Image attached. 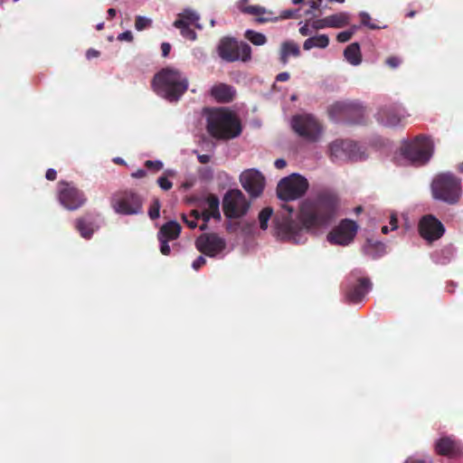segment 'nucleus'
Listing matches in <instances>:
<instances>
[{"mask_svg":"<svg viewBox=\"0 0 463 463\" xmlns=\"http://www.w3.org/2000/svg\"><path fill=\"white\" fill-rule=\"evenodd\" d=\"M354 31H355V27H354L353 29H351L349 31L340 32L336 36V40L339 43H346L352 38L353 34L354 33Z\"/></svg>","mask_w":463,"mask_h":463,"instance_id":"ea45409f","label":"nucleus"},{"mask_svg":"<svg viewBox=\"0 0 463 463\" xmlns=\"http://www.w3.org/2000/svg\"><path fill=\"white\" fill-rule=\"evenodd\" d=\"M433 151L432 140L423 135L404 141L401 146V155L414 166L426 165L430 160Z\"/></svg>","mask_w":463,"mask_h":463,"instance_id":"20e7f679","label":"nucleus"},{"mask_svg":"<svg viewBox=\"0 0 463 463\" xmlns=\"http://www.w3.org/2000/svg\"><path fill=\"white\" fill-rule=\"evenodd\" d=\"M206 203L208 204V209L206 211H210L211 215L215 220H221V213H220V200L217 195L213 194H210L207 195Z\"/></svg>","mask_w":463,"mask_h":463,"instance_id":"cd10ccee","label":"nucleus"},{"mask_svg":"<svg viewBox=\"0 0 463 463\" xmlns=\"http://www.w3.org/2000/svg\"><path fill=\"white\" fill-rule=\"evenodd\" d=\"M45 177H46V179H48L50 181H54L57 177V173L54 169L49 168L46 171Z\"/></svg>","mask_w":463,"mask_h":463,"instance_id":"3c124183","label":"nucleus"},{"mask_svg":"<svg viewBox=\"0 0 463 463\" xmlns=\"http://www.w3.org/2000/svg\"><path fill=\"white\" fill-rule=\"evenodd\" d=\"M75 228L82 238L90 239L94 232V222L90 214H86L75 221Z\"/></svg>","mask_w":463,"mask_h":463,"instance_id":"5701e85b","label":"nucleus"},{"mask_svg":"<svg viewBox=\"0 0 463 463\" xmlns=\"http://www.w3.org/2000/svg\"><path fill=\"white\" fill-rule=\"evenodd\" d=\"M212 97L220 103H229L236 95L235 89L226 83H218L211 89Z\"/></svg>","mask_w":463,"mask_h":463,"instance_id":"4be33fe9","label":"nucleus"},{"mask_svg":"<svg viewBox=\"0 0 463 463\" xmlns=\"http://www.w3.org/2000/svg\"><path fill=\"white\" fill-rule=\"evenodd\" d=\"M190 216L197 221L201 218V213L198 210H192L190 213Z\"/></svg>","mask_w":463,"mask_h":463,"instance_id":"0e129e2a","label":"nucleus"},{"mask_svg":"<svg viewBox=\"0 0 463 463\" xmlns=\"http://www.w3.org/2000/svg\"><path fill=\"white\" fill-rule=\"evenodd\" d=\"M161 208L160 201L157 198H155L151 203L148 209V215L151 220H156L159 217V212Z\"/></svg>","mask_w":463,"mask_h":463,"instance_id":"72a5a7b5","label":"nucleus"},{"mask_svg":"<svg viewBox=\"0 0 463 463\" xmlns=\"http://www.w3.org/2000/svg\"><path fill=\"white\" fill-rule=\"evenodd\" d=\"M158 237V240L160 241L161 242V245H160V251L163 255H169L170 254V246L168 244V240H165V239H163V237L161 236H157Z\"/></svg>","mask_w":463,"mask_h":463,"instance_id":"c03bdc74","label":"nucleus"},{"mask_svg":"<svg viewBox=\"0 0 463 463\" xmlns=\"http://www.w3.org/2000/svg\"><path fill=\"white\" fill-rule=\"evenodd\" d=\"M438 455L455 458L463 455V443L453 436H443L434 445Z\"/></svg>","mask_w":463,"mask_h":463,"instance_id":"f3484780","label":"nucleus"},{"mask_svg":"<svg viewBox=\"0 0 463 463\" xmlns=\"http://www.w3.org/2000/svg\"><path fill=\"white\" fill-rule=\"evenodd\" d=\"M330 156L335 159H362V154L356 142L349 139H336L329 146Z\"/></svg>","mask_w":463,"mask_h":463,"instance_id":"4468645a","label":"nucleus"},{"mask_svg":"<svg viewBox=\"0 0 463 463\" xmlns=\"http://www.w3.org/2000/svg\"><path fill=\"white\" fill-rule=\"evenodd\" d=\"M273 213V210L271 207L263 208L259 213V222L260 227L261 230H267L268 222L269 221L271 215Z\"/></svg>","mask_w":463,"mask_h":463,"instance_id":"473e14b6","label":"nucleus"},{"mask_svg":"<svg viewBox=\"0 0 463 463\" xmlns=\"http://www.w3.org/2000/svg\"><path fill=\"white\" fill-rule=\"evenodd\" d=\"M312 27L315 30H319L323 28L329 27V23L327 21V16L322 19L316 20L312 23Z\"/></svg>","mask_w":463,"mask_h":463,"instance_id":"37998d69","label":"nucleus"},{"mask_svg":"<svg viewBox=\"0 0 463 463\" xmlns=\"http://www.w3.org/2000/svg\"><path fill=\"white\" fill-rule=\"evenodd\" d=\"M279 55L280 62L286 65L289 56L298 57L300 55L299 46L292 41L284 42L281 44Z\"/></svg>","mask_w":463,"mask_h":463,"instance_id":"b1692460","label":"nucleus"},{"mask_svg":"<svg viewBox=\"0 0 463 463\" xmlns=\"http://www.w3.org/2000/svg\"><path fill=\"white\" fill-rule=\"evenodd\" d=\"M360 17H361V24L364 26H367L370 29L375 30V29L386 27V26H380V25H377L376 24L372 23L371 22L372 18H371L370 14L367 13H364V12L361 13Z\"/></svg>","mask_w":463,"mask_h":463,"instance_id":"c9c22d12","label":"nucleus"},{"mask_svg":"<svg viewBox=\"0 0 463 463\" xmlns=\"http://www.w3.org/2000/svg\"><path fill=\"white\" fill-rule=\"evenodd\" d=\"M220 58L227 62L236 61H248L251 58L250 46L243 42H237L232 37H223L220 40L217 47Z\"/></svg>","mask_w":463,"mask_h":463,"instance_id":"1a4fd4ad","label":"nucleus"},{"mask_svg":"<svg viewBox=\"0 0 463 463\" xmlns=\"http://www.w3.org/2000/svg\"><path fill=\"white\" fill-rule=\"evenodd\" d=\"M152 25V20L145 16L137 15L135 20V28L137 31H142Z\"/></svg>","mask_w":463,"mask_h":463,"instance_id":"f704fd0d","label":"nucleus"},{"mask_svg":"<svg viewBox=\"0 0 463 463\" xmlns=\"http://www.w3.org/2000/svg\"><path fill=\"white\" fill-rule=\"evenodd\" d=\"M143 196L133 190H123L114 194L110 199L112 209L118 214L135 215L143 213Z\"/></svg>","mask_w":463,"mask_h":463,"instance_id":"423d86ee","label":"nucleus"},{"mask_svg":"<svg viewBox=\"0 0 463 463\" xmlns=\"http://www.w3.org/2000/svg\"><path fill=\"white\" fill-rule=\"evenodd\" d=\"M291 127L299 137L309 142L317 141L323 131L320 122L309 114L295 115Z\"/></svg>","mask_w":463,"mask_h":463,"instance_id":"9d476101","label":"nucleus"},{"mask_svg":"<svg viewBox=\"0 0 463 463\" xmlns=\"http://www.w3.org/2000/svg\"><path fill=\"white\" fill-rule=\"evenodd\" d=\"M358 230V225L354 221L345 219L335 226L328 234L327 241L331 244L346 246L351 243Z\"/></svg>","mask_w":463,"mask_h":463,"instance_id":"ddd939ff","label":"nucleus"},{"mask_svg":"<svg viewBox=\"0 0 463 463\" xmlns=\"http://www.w3.org/2000/svg\"><path fill=\"white\" fill-rule=\"evenodd\" d=\"M134 37L130 31H126L124 33H121L118 36V41H127L131 43L133 41Z\"/></svg>","mask_w":463,"mask_h":463,"instance_id":"49530a36","label":"nucleus"},{"mask_svg":"<svg viewBox=\"0 0 463 463\" xmlns=\"http://www.w3.org/2000/svg\"><path fill=\"white\" fill-rule=\"evenodd\" d=\"M371 288L372 283L368 278H360L357 279L356 283L347 288L345 297L351 303L361 302Z\"/></svg>","mask_w":463,"mask_h":463,"instance_id":"412c9836","label":"nucleus"},{"mask_svg":"<svg viewBox=\"0 0 463 463\" xmlns=\"http://www.w3.org/2000/svg\"><path fill=\"white\" fill-rule=\"evenodd\" d=\"M245 38L249 40L254 45H263L267 42L266 36L253 30H247L244 34Z\"/></svg>","mask_w":463,"mask_h":463,"instance_id":"7c9ffc66","label":"nucleus"},{"mask_svg":"<svg viewBox=\"0 0 463 463\" xmlns=\"http://www.w3.org/2000/svg\"><path fill=\"white\" fill-rule=\"evenodd\" d=\"M240 182L243 189L252 198L259 197L265 187L264 175L253 168L243 171L240 175Z\"/></svg>","mask_w":463,"mask_h":463,"instance_id":"2eb2a0df","label":"nucleus"},{"mask_svg":"<svg viewBox=\"0 0 463 463\" xmlns=\"http://www.w3.org/2000/svg\"><path fill=\"white\" fill-rule=\"evenodd\" d=\"M308 187L309 184L306 177L299 174H291L279 182L277 194L282 201H293L302 197Z\"/></svg>","mask_w":463,"mask_h":463,"instance_id":"6e6552de","label":"nucleus"},{"mask_svg":"<svg viewBox=\"0 0 463 463\" xmlns=\"http://www.w3.org/2000/svg\"><path fill=\"white\" fill-rule=\"evenodd\" d=\"M157 184L161 189L164 191H168L172 188L173 183L167 179L165 176H160L157 179Z\"/></svg>","mask_w":463,"mask_h":463,"instance_id":"79ce46f5","label":"nucleus"},{"mask_svg":"<svg viewBox=\"0 0 463 463\" xmlns=\"http://www.w3.org/2000/svg\"><path fill=\"white\" fill-rule=\"evenodd\" d=\"M338 197L331 192H321L313 201H305L300 208L299 220L306 229L328 225L335 217Z\"/></svg>","mask_w":463,"mask_h":463,"instance_id":"f257e3e1","label":"nucleus"},{"mask_svg":"<svg viewBox=\"0 0 463 463\" xmlns=\"http://www.w3.org/2000/svg\"><path fill=\"white\" fill-rule=\"evenodd\" d=\"M274 165L278 169H282L287 165V163L283 158H279L274 162Z\"/></svg>","mask_w":463,"mask_h":463,"instance_id":"6e6d98bb","label":"nucleus"},{"mask_svg":"<svg viewBox=\"0 0 463 463\" xmlns=\"http://www.w3.org/2000/svg\"><path fill=\"white\" fill-rule=\"evenodd\" d=\"M178 19H184L188 25L194 24L198 20L199 16L197 14L192 11H184L179 15Z\"/></svg>","mask_w":463,"mask_h":463,"instance_id":"e433bc0d","label":"nucleus"},{"mask_svg":"<svg viewBox=\"0 0 463 463\" xmlns=\"http://www.w3.org/2000/svg\"><path fill=\"white\" fill-rule=\"evenodd\" d=\"M201 218L203 219V222H207L210 221L211 218H213V216L211 215V213L210 211H203V213H201Z\"/></svg>","mask_w":463,"mask_h":463,"instance_id":"13d9d810","label":"nucleus"},{"mask_svg":"<svg viewBox=\"0 0 463 463\" xmlns=\"http://www.w3.org/2000/svg\"><path fill=\"white\" fill-rule=\"evenodd\" d=\"M117 11L114 8H109L108 10V18L112 19L116 16Z\"/></svg>","mask_w":463,"mask_h":463,"instance_id":"69168bd1","label":"nucleus"},{"mask_svg":"<svg viewBox=\"0 0 463 463\" xmlns=\"http://www.w3.org/2000/svg\"><path fill=\"white\" fill-rule=\"evenodd\" d=\"M344 56L350 64L354 66L359 65L362 61V53L359 43H353L349 44L344 52Z\"/></svg>","mask_w":463,"mask_h":463,"instance_id":"a878e982","label":"nucleus"},{"mask_svg":"<svg viewBox=\"0 0 463 463\" xmlns=\"http://www.w3.org/2000/svg\"><path fill=\"white\" fill-rule=\"evenodd\" d=\"M181 232V226L178 222L175 221L168 222L165 223L159 230L158 235L163 237V239L173 241L178 238Z\"/></svg>","mask_w":463,"mask_h":463,"instance_id":"393cba45","label":"nucleus"},{"mask_svg":"<svg viewBox=\"0 0 463 463\" xmlns=\"http://www.w3.org/2000/svg\"><path fill=\"white\" fill-rule=\"evenodd\" d=\"M402 63V59L398 56H390L385 60V64L392 69H396Z\"/></svg>","mask_w":463,"mask_h":463,"instance_id":"a19ab883","label":"nucleus"},{"mask_svg":"<svg viewBox=\"0 0 463 463\" xmlns=\"http://www.w3.org/2000/svg\"><path fill=\"white\" fill-rule=\"evenodd\" d=\"M288 79L289 73L286 71L279 73L276 77L277 81H287Z\"/></svg>","mask_w":463,"mask_h":463,"instance_id":"603ef678","label":"nucleus"},{"mask_svg":"<svg viewBox=\"0 0 463 463\" xmlns=\"http://www.w3.org/2000/svg\"><path fill=\"white\" fill-rule=\"evenodd\" d=\"M99 54V52L98 51L90 49L87 52L86 56L88 59H91L93 57H98Z\"/></svg>","mask_w":463,"mask_h":463,"instance_id":"680f3d73","label":"nucleus"},{"mask_svg":"<svg viewBox=\"0 0 463 463\" xmlns=\"http://www.w3.org/2000/svg\"><path fill=\"white\" fill-rule=\"evenodd\" d=\"M243 13L252 15H262L267 14V10L260 5H249L243 9Z\"/></svg>","mask_w":463,"mask_h":463,"instance_id":"4c0bfd02","label":"nucleus"},{"mask_svg":"<svg viewBox=\"0 0 463 463\" xmlns=\"http://www.w3.org/2000/svg\"><path fill=\"white\" fill-rule=\"evenodd\" d=\"M163 163L159 160H146L145 162V166L146 169L151 170L153 172H158L163 168Z\"/></svg>","mask_w":463,"mask_h":463,"instance_id":"58836bf2","label":"nucleus"},{"mask_svg":"<svg viewBox=\"0 0 463 463\" xmlns=\"http://www.w3.org/2000/svg\"><path fill=\"white\" fill-rule=\"evenodd\" d=\"M207 131L216 139H232L241 132L237 117L227 109H217L207 118Z\"/></svg>","mask_w":463,"mask_h":463,"instance_id":"7ed1b4c3","label":"nucleus"},{"mask_svg":"<svg viewBox=\"0 0 463 463\" xmlns=\"http://www.w3.org/2000/svg\"><path fill=\"white\" fill-rule=\"evenodd\" d=\"M197 158L201 164H207L211 160V156L209 155H198Z\"/></svg>","mask_w":463,"mask_h":463,"instance_id":"4d7b16f0","label":"nucleus"},{"mask_svg":"<svg viewBox=\"0 0 463 463\" xmlns=\"http://www.w3.org/2000/svg\"><path fill=\"white\" fill-rule=\"evenodd\" d=\"M298 12V10H285V11L281 12L279 18L280 19L295 18L296 14ZM278 20H279V17L272 18V17H262V16L258 17L256 19V21L260 24H264V23H268V22H276Z\"/></svg>","mask_w":463,"mask_h":463,"instance_id":"2f4dec72","label":"nucleus"},{"mask_svg":"<svg viewBox=\"0 0 463 463\" xmlns=\"http://www.w3.org/2000/svg\"><path fill=\"white\" fill-rule=\"evenodd\" d=\"M390 225H391L392 230H396L398 228V220L394 214H392L391 216Z\"/></svg>","mask_w":463,"mask_h":463,"instance_id":"bf43d9fd","label":"nucleus"},{"mask_svg":"<svg viewBox=\"0 0 463 463\" xmlns=\"http://www.w3.org/2000/svg\"><path fill=\"white\" fill-rule=\"evenodd\" d=\"M182 220L186 223V225L190 228V229H194L197 227V221L193 219V220H189L188 217L185 215V214H183L182 215Z\"/></svg>","mask_w":463,"mask_h":463,"instance_id":"de8ad7c7","label":"nucleus"},{"mask_svg":"<svg viewBox=\"0 0 463 463\" xmlns=\"http://www.w3.org/2000/svg\"><path fill=\"white\" fill-rule=\"evenodd\" d=\"M321 4H322V0H312L311 4H310V10L307 11V14H312V11L313 10H317L319 9V7L321 6Z\"/></svg>","mask_w":463,"mask_h":463,"instance_id":"8fccbe9b","label":"nucleus"},{"mask_svg":"<svg viewBox=\"0 0 463 463\" xmlns=\"http://www.w3.org/2000/svg\"><path fill=\"white\" fill-rule=\"evenodd\" d=\"M327 111L330 118L335 120H344L350 124L365 123V109L356 101H335Z\"/></svg>","mask_w":463,"mask_h":463,"instance_id":"0eeeda50","label":"nucleus"},{"mask_svg":"<svg viewBox=\"0 0 463 463\" xmlns=\"http://www.w3.org/2000/svg\"><path fill=\"white\" fill-rule=\"evenodd\" d=\"M206 263V260L204 257L203 256H199L197 257V259L195 260H194L193 264H192V267L193 269H194L195 270H198L200 268H202L203 266H204Z\"/></svg>","mask_w":463,"mask_h":463,"instance_id":"a18cd8bd","label":"nucleus"},{"mask_svg":"<svg viewBox=\"0 0 463 463\" xmlns=\"http://www.w3.org/2000/svg\"><path fill=\"white\" fill-rule=\"evenodd\" d=\"M329 44V37L326 34H318L313 37L307 38L304 43V50H311L314 47L324 49Z\"/></svg>","mask_w":463,"mask_h":463,"instance_id":"bb28decb","label":"nucleus"},{"mask_svg":"<svg viewBox=\"0 0 463 463\" xmlns=\"http://www.w3.org/2000/svg\"><path fill=\"white\" fill-rule=\"evenodd\" d=\"M432 196L449 204L458 203L461 194V180L453 174L438 175L431 184Z\"/></svg>","mask_w":463,"mask_h":463,"instance_id":"39448f33","label":"nucleus"},{"mask_svg":"<svg viewBox=\"0 0 463 463\" xmlns=\"http://www.w3.org/2000/svg\"><path fill=\"white\" fill-rule=\"evenodd\" d=\"M58 200L69 211H75L87 202L85 194L72 183L60 181L57 186Z\"/></svg>","mask_w":463,"mask_h":463,"instance_id":"f8f14e48","label":"nucleus"},{"mask_svg":"<svg viewBox=\"0 0 463 463\" xmlns=\"http://www.w3.org/2000/svg\"><path fill=\"white\" fill-rule=\"evenodd\" d=\"M299 33L303 36L311 34V31L307 24L299 28Z\"/></svg>","mask_w":463,"mask_h":463,"instance_id":"5fc2aeb1","label":"nucleus"},{"mask_svg":"<svg viewBox=\"0 0 463 463\" xmlns=\"http://www.w3.org/2000/svg\"><path fill=\"white\" fill-rule=\"evenodd\" d=\"M405 118L403 109L398 106H385L381 108L377 114V121L385 127H398L402 125Z\"/></svg>","mask_w":463,"mask_h":463,"instance_id":"6ab92c4d","label":"nucleus"},{"mask_svg":"<svg viewBox=\"0 0 463 463\" xmlns=\"http://www.w3.org/2000/svg\"><path fill=\"white\" fill-rule=\"evenodd\" d=\"M349 17L345 13H339L335 14H332L327 16V21L329 23V27L332 28H342L348 24Z\"/></svg>","mask_w":463,"mask_h":463,"instance_id":"c756f323","label":"nucleus"},{"mask_svg":"<svg viewBox=\"0 0 463 463\" xmlns=\"http://www.w3.org/2000/svg\"><path fill=\"white\" fill-rule=\"evenodd\" d=\"M114 162H115L116 164H118V165H122V164H124V163H125V162H124V160H123L122 158H120V157H116V158L114 159Z\"/></svg>","mask_w":463,"mask_h":463,"instance_id":"338daca9","label":"nucleus"},{"mask_svg":"<svg viewBox=\"0 0 463 463\" xmlns=\"http://www.w3.org/2000/svg\"><path fill=\"white\" fill-rule=\"evenodd\" d=\"M174 26L180 30L181 34L192 41L196 39L195 32L190 28L184 19H177L174 22Z\"/></svg>","mask_w":463,"mask_h":463,"instance_id":"c85d7f7f","label":"nucleus"},{"mask_svg":"<svg viewBox=\"0 0 463 463\" xmlns=\"http://www.w3.org/2000/svg\"><path fill=\"white\" fill-rule=\"evenodd\" d=\"M208 228V223L207 222H203L200 225V230L201 231H205L206 229Z\"/></svg>","mask_w":463,"mask_h":463,"instance_id":"774afa93","label":"nucleus"},{"mask_svg":"<svg viewBox=\"0 0 463 463\" xmlns=\"http://www.w3.org/2000/svg\"><path fill=\"white\" fill-rule=\"evenodd\" d=\"M250 208V203L239 189H231L223 196L222 211L228 219L244 216Z\"/></svg>","mask_w":463,"mask_h":463,"instance_id":"9b49d317","label":"nucleus"},{"mask_svg":"<svg viewBox=\"0 0 463 463\" xmlns=\"http://www.w3.org/2000/svg\"><path fill=\"white\" fill-rule=\"evenodd\" d=\"M196 249L209 257H215L225 249V241L216 233H203L195 241Z\"/></svg>","mask_w":463,"mask_h":463,"instance_id":"dca6fc26","label":"nucleus"},{"mask_svg":"<svg viewBox=\"0 0 463 463\" xmlns=\"http://www.w3.org/2000/svg\"><path fill=\"white\" fill-rule=\"evenodd\" d=\"M146 175V172L144 169H137L136 172L131 174L134 178H143Z\"/></svg>","mask_w":463,"mask_h":463,"instance_id":"864d4df0","label":"nucleus"},{"mask_svg":"<svg viewBox=\"0 0 463 463\" xmlns=\"http://www.w3.org/2000/svg\"><path fill=\"white\" fill-rule=\"evenodd\" d=\"M162 56L167 57L171 51V44L168 43H163L161 44Z\"/></svg>","mask_w":463,"mask_h":463,"instance_id":"09e8293b","label":"nucleus"},{"mask_svg":"<svg viewBox=\"0 0 463 463\" xmlns=\"http://www.w3.org/2000/svg\"><path fill=\"white\" fill-rule=\"evenodd\" d=\"M151 84L158 96L169 102H176L188 90L189 81L179 70L166 67L155 74Z\"/></svg>","mask_w":463,"mask_h":463,"instance_id":"f03ea898","label":"nucleus"},{"mask_svg":"<svg viewBox=\"0 0 463 463\" xmlns=\"http://www.w3.org/2000/svg\"><path fill=\"white\" fill-rule=\"evenodd\" d=\"M419 232L425 240L435 241L444 234L445 228L433 215H426L419 222Z\"/></svg>","mask_w":463,"mask_h":463,"instance_id":"a211bd4d","label":"nucleus"},{"mask_svg":"<svg viewBox=\"0 0 463 463\" xmlns=\"http://www.w3.org/2000/svg\"><path fill=\"white\" fill-rule=\"evenodd\" d=\"M405 463H428L425 459L409 458Z\"/></svg>","mask_w":463,"mask_h":463,"instance_id":"e2e57ef3","label":"nucleus"},{"mask_svg":"<svg viewBox=\"0 0 463 463\" xmlns=\"http://www.w3.org/2000/svg\"><path fill=\"white\" fill-rule=\"evenodd\" d=\"M276 232L282 240L298 242L302 228L298 222L285 219L282 222H276Z\"/></svg>","mask_w":463,"mask_h":463,"instance_id":"aec40b11","label":"nucleus"},{"mask_svg":"<svg viewBox=\"0 0 463 463\" xmlns=\"http://www.w3.org/2000/svg\"><path fill=\"white\" fill-rule=\"evenodd\" d=\"M247 2L248 0H238L237 2V7L240 9V11H241L243 13V9L244 8H247Z\"/></svg>","mask_w":463,"mask_h":463,"instance_id":"052dcab7","label":"nucleus"}]
</instances>
